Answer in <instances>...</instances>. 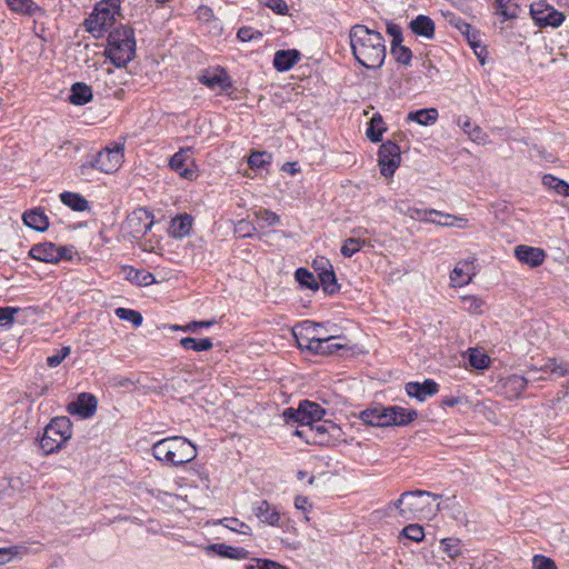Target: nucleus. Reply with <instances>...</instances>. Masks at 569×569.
Instances as JSON below:
<instances>
[{"instance_id": "obj_1", "label": "nucleus", "mask_w": 569, "mask_h": 569, "mask_svg": "<svg viewBox=\"0 0 569 569\" xmlns=\"http://www.w3.org/2000/svg\"><path fill=\"white\" fill-rule=\"evenodd\" d=\"M355 59L367 69H380L387 56L385 39L380 32L363 24H356L349 32Z\"/></svg>"}, {"instance_id": "obj_2", "label": "nucleus", "mask_w": 569, "mask_h": 569, "mask_svg": "<svg viewBox=\"0 0 569 569\" xmlns=\"http://www.w3.org/2000/svg\"><path fill=\"white\" fill-rule=\"evenodd\" d=\"M153 457L167 465L181 466L197 457L196 446L184 437H169L152 446Z\"/></svg>"}, {"instance_id": "obj_3", "label": "nucleus", "mask_w": 569, "mask_h": 569, "mask_svg": "<svg viewBox=\"0 0 569 569\" xmlns=\"http://www.w3.org/2000/svg\"><path fill=\"white\" fill-rule=\"evenodd\" d=\"M106 52L114 66H127L134 58L136 53V40L132 29L122 27L110 32Z\"/></svg>"}, {"instance_id": "obj_4", "label": "nucleus", "mask_w": 569, "mask_h": 569, "mask_svg": "<svg viewBox=\"0 0 569 569\" xmlns=\"http://www.w3.org/2000/svg\"><path fill=\"white\" fill-rule=\"evenodd\" d=\"M72 437V423L68 417H56L44 428L40 448L44 455L60 450Z\"/></svg>"}, {"instance_id": "obj_5", "label": "nucleus", "mask_w": 569, "mask_h": 569, "mask_svg": "<svg viewBox=\"0 0 569 569\" xmlns=\"http://www.w3.org/2000/svg\"><path fill=\"white\" fill-rule=\"evenodd\" d=\"M295 435L305 439L309 445L329 446L340 442L343 432L333 421L322 419L307 428L297 429Z\"/></svg>"}, {"instance_id": "obj_6", "label": "nucleus", "mask_w": 569, "mask_h": 569, "mask_svg": "<svg viewBox=\"0 0 569 569\" xmlns=\"http://www.w3.org/2000/svg\"><path fill=\"white\" fill-rule=\"evenodd\" d=\"M123 161V144L114 143L112 148L106 147L90 160L79 167L80 176H88L91 169L104 173L116 172Z\"/></svg>"}, {"instance_id": "obj_7", "label": "nucleus", "mask_w": 569, "mask_h": 569, "mask_svg": "<svg viewBox=\"0 0 569 569\" xmlns=\"http://www.w3.org/2000/svg\"><path fill=\"white\" fill-rule=\"evenodd\" d=\"M119 14L118 0H102L94 7L93 12L86 19L87 31L99 38L113 26L116 16Z\"/></svg>"}, {"instance_id": "obj_8", "label": "nucleus", "mask_w": 569, "mask_h": 569, "mask_svg": "<svg viewBox=\"0 0 569 569\" xmlns=\"http://www.w3.org/2000/svg\"><path fill=\"white\" fill-rule=\"evenodd\" d=\"M422 497H431L437 500L440 496L426 490L405 491L398 500L389 503L388 507L395 508L406 520H412L426 507Z\"/></svg>"}, {"instance_id": "obj_9", "label": "nucleus", "mask_w": 569, "mask_h": 569, "mask_svg": "<svg viewBox=\"0 0 569 569\" xmlns=\"http://www.w3.org/2000/svg\"><path fill=\"white\" fill-rule=\"evenodd\" d=\"M326 415V410L318 403L303 400L297 409L288 408L283 412L287 421H293L302 428H307L312 423L319 422Z\"/></svg>"}, {"instance_id": "obj_10", "label": "nucleus", "mask_w": 569, "mask_h": 569, "mask_svg": "<svg viewBox=\"0 0 569 569\" xmlns=\"http://www.w3.org/2000/svg\"><path fill=\"white\" fill-rule=\"evenodd\" d=\"M530 14L535 23L540 28H558L562 24V22L566 19L565 14L561 11L557 10L555 7H552L545 0L531 3Z\"/></svg>"}, {"instance_id": "obj_11", "label": "nucleus", "mask_w": 569, "mask_h": 569, "mask_svg": "<svg viewBox=\"0 0 569 569\" xmlns=\"http://www.w3.org/2000/svg\"><path fill=\"white\" fill-rule=\"evenodd\" d=\"M322 326L320 323H316L312 321H305L301 325L296 326L292 329V335L295 336L300 348L317 349L321 348V338L323 337L321 333Z\"/></svg>"}, {"instance_id": "obj_12", "label": "nucleus", "mask_w": 569, "mask_h": 569, "mask_svg": "<svg viewBox=\"0 0 569 569\" xmlns=\"http://www.w3.org/2000/svg\"><path fill=\"white\" fill-rule=\"evenodd\" d=\"M153 224V214L144 208H138L132 211L126 220V229L134 239H140Z\"/></svg>"}, {"instance_id": "obj_13", "label": "nucleus", "mask_w": 569, "mask_h": 569, "mask_svg": "<svg viewBox=\"0 0 569 569\" xmlns=\"http://www.w3.org/2000/svg\"><path fill=\"white\" fill-rule=\"evenodd\" d=\"M378 157L381 174L386 178L392 177L401 161L399 146L391 141L382 143Z\"/></svg>"}, {"instance_id": "obj_14", "label": "nucleus", "mask_w": 569, "mask_h": 569, "mask_svg": "<svg viewBox=\"0 0 569 569\" xmlns=\"http://www.w3.org/2000/svg\"><path fill=\"white\" fill-rule=\"evenodd\" d=\"M70 251L66 247H57L52 242H44L32 246L29 256L39 261L57 263L61 259L67 258V252Z\"/></svg>"}, {"instance_id": "obj_15", "label": "nucleus", "mask_w": 569, "mask_h": 569, "mask_svg": "<svg viewBox=\"0 0 569 569\" xmlns=\"http://www.w3.org/2000/svg\"><path fill=\"white\" fill-rule=\"evenodd\" d=\"M199 81L211 90L227 91L232 87L228 73L222 68L207 69L199 76Z\"/></svg>"}, {"instance_id": "obj_16", "label": "nucleus", "mask_w": 569, "mask_h": 569, "mask_svg": "<svg viewBox=\"0 0 569 569\" xmlns=\"http://www.w3.org/2000/svg\"><path fill=\"white\" fill-rule=\"evenodd\" d=\"M190 151V148L180 149L170 158L169 166L180 177L192 180L196 177V171L192 169L193 160L189 154Z\"/></svg>"}, {"instance_id": "obj_17", "label": "nucleus", "mask_w": 569, "mask_h": 569, "mask_svg": "<svg viewBox=\"0 0 569 569\" xmlns=\"http://www.w3.org/2000/svg\"><path fill=\"white\" fill-rule=\"evenodd\" d=\"M97 405L98 401L93 395L82 392L76 401L68 405V412L81 418H90L94 415Z\"/></svg>"}, {"instance_id": "obj_18", "label": "nucleus", "mask_w": 569, "mask_h": 569, "mask_svg": "<svg viewBox=\"0 0 569 569\" xmlns=\"http://www.w3.org/2000/svg\"><path fill=\"white\" fill-rule=\"evenodd\" d=\"M515 256L520 262L531 268L542 264L546 258V253L542 249L525 244H520L515 248Z\"/></svg>"}, {"instance_id": "obj_19", "label": "nucleus", "mask_w": 569, "mask_h": 569, "mask_svg": "<svg viewBox=\"0 0 569 569\" xmlns=\"http://www.w3.org/2000/svg\"><path fill=\"white\" fill-rule=\"evenodd\" d=\"M475 266L472 261H459L450 273V281L453 287H461L471 282L475 276Z\"/></svg>"}, {"instance_id": "obj_20", "label": "nucleus", "mask_w": 569, "mask_h": 569, "mask_svg": "<svg viewBox=\"0 0 569 569\" xmlns=\"http://www.w3.org/2000/svg\"><path fill=\"white\" fill-rule=\"evenodd\" d=\"M406 392L409 397L417 398L419 401H425L427 397L433 396L438 392V385L431 379L420 382H408L406 385Z\"/></svg>"}, {"instance_id": "obj_21", "label": "nucleus", "mask_w": 569, "mask_h": 569, "mask_svg": "<svg viewBox=\"0 0 569 569\" xmlns=\"http://www.w3.org/2000/svg\"><path fill=\"white\" fill-rule=\"evenodd\" d=\"M387 426H406L417 418L416 410H408L402 407H387Z\"/></svg>"}, {"instance_id": "obj_22", "label": "nucleus", "mask_w": 569, "mask_h": 569, "mask_svg": "<svg viewBox=\"0 0 569 569\" xmlns=\"http://www.w3.org/2000/svg\"><path fill=\"white\" fill-rule=\"evenodd\" d=\"M256 517L263 523L270 526H278L280 513L274 506H271L267 500H261L253 508Z\"/></svg>"}, {"instance_id": "obj_23", "label": "nucleus", "mask_w": 569, "mask_h": 569, "mask_svg": "<svg viewBox=\"0 0 569 569\" xmlns=\"http://www.w3.org/2000/svg\"><path fill=\"white\" fill-rule=\"evenodd\" d=\"M300 52L298 50H278L274 53L273 66L278 71L290 70L299 60Z\"/></svg>"}, {"instance_id": "obj_24", "label": "nucleus", "mask_w": 569, "mask_h": 569, "mask_svg": "<svg viewBox=\"0 0 569 569\" xmlns=\"http://www.w3.org/2000/svg\"><path fill=\"white\" fill-rule=\"evenodd\" d=\"M387 408L375 407L360 412V419L365 425L372 427H387Z\"/></svg>"}, {"instance_id": "obj_25", "label": "nucleus", "mask_w": 569, "mask_h": 569, "mask_svg": "<svg viewBox=\"0 0 569 569\" xmlns=\"http://www.w3.org/2000/svg\"><path fill=\"white\" fill-rule=\"evenodd\" d=\"M409 27L417 36L425 37L427 39H431L435 36V22L428 16H418L410 21Z\"/></svg>"}, {"instance_id": "obj_26", "label": "nucleus", "mask_w": 569, "mask_h": 569, "mask_svg": "<svg viewBox=\"0 0 569 569\" xmlns=\"http://www.w3.org/2000/svg\"><path fill=\"white\" fill-rule=\"evenodd\" d=\"M22 220L26 226L36 231H44L49 227L48 217L43 210L39 208L26 211L22 216Z\"/></svg>"}, {"instance_id": "obj_27", "label": "nucleus", "mask_w": 569, "mask_h": 569, "mask_svg": "<svg viewBox=\"0 0 569 569\" xmlns=\"http://www.w3.org/2000/svg\"><path fill=\"white\" fill-rule=\"evenodd\" d=\"M192 227V217L190 214H180L171 220L169 231L174 238H183L190 233Z\"/></svg>"}, {"instance_id": "obj_28", "label": "nucleus", "mask_w": 569, "mask_h": 569, "mask_svg": "<svg viewBox=\"0 0 569 569\" xmlns=\"http://www.w3.org/2000/svg\"><path fill=\"white\" fill-rule=\"evenodd\" d=\"M92 100V90L83 82H76L71 87L69 101L76 106H83Z\"/></svg>"}, {"instance_id": "obj_29", "label": "nucleus", "mask_w": 569, "mask_h": 569, "mask_svg": "<svg viewBox=\"0 0 569 569\" xmlns=\"http://www.w3.org/2000/svg\"><path fill=\"white\" fill-rule=\"evenodd\" d=\"M543 372H549L556 378L569 375V362L563 359L548 358L543 366L540 367Z\"/></svg>"}, {"instance_id": "obj_30", "label": "nucleus", "mask_w": 569, "mask_h": 569, "mask_svg": "<svg viewBox=\"0 0 569 569\" xmlns=\"http://www.w3.org/2000/svg\"><path fill=\"white\" fill-rule=\"evenodd\" d=\"M123 273L127 280L138 286H149L156 282L154 276L144 270H138L132 267H124Z\"/></svg>"}, {"instance_id": "obj_31", "label": "nucleus", "mask_w": 569, "mask_h": 569, "mask_svg": "<svg viewBox=\"0 0 569 569\" xmlns=\"http://www.w3.org/2000/svg\"><path fill=\"white\" fill-rule=\"evenodd\" d=\"M528 383L529 379H526V377L511 375L505 379L503 388L510 397H519Z\"/></svg>"}, {"instance_id": "obj_32", "label": "nucleus", "mask_w": 569, "mask_h": 569, "mask_svg": "<svg viewBox=\"0 0 569 569\" xmlns=\"http://www.w3.org/2000/svg\"><path fill=\"white\" fill-rule=\"evenodd\" d=\"M458 124L472 141L478 143L486 141L487 136L483 130L479 126L472 123L468 117H465L463 119L460 118L458 120Z\"/></svg>"}, {"instance_id": "obj_33", "label": "nucleus", "mask_w": 569, "mask_h": 569, "mask_svg": "<svg viewBox=\"0 0 569 569\" xmlns=\"http://www.w3.org/2000/svg\"><path fill=\"white\" fill-rule=\"evenodd\" d=\"M8 7L20 14L34 16L41 8L32 0H6Z\"/></svg>"}, {"instance_id": "obj_34", "label": "nucleus", "mask_w": 569, "mask_h": 569, "mask_svg": "<svg viewBox=\"0 0 569 569\" xmlns=\"http://www.w3.org/2000/svg\"><path fill=\"white\" fill-rule=\"evenodd\" d=\"M437 118H438V111L435 108L411 111L408 113V117H407V119L409 121H415L422 126L432 124L433 122H436Z\"/></svg>"}, {"instance_id": "obj_35", "label": "nucleus", "mask_w": 569, "mask_h": 569, "mask_svg": "<svg viewBox=\"0 0 569 569\" xmlns=\"http://www.w3.org/2000/svg\"><path fill=\"white\" fill-rule=\"evenodd\" d=\"M209 550L217 552L219 556L230 559H243L248 551L242 548H233L224 543H214L208 547Z\"/></svg>"}, {"instance_id": "obj_36", "label": "nucleus", "mask_w": 569, "mask_h": 569, "mask_svg": "<svg viewBox=\"0 0 569 569\" xmlns=\"http://www.w3.org/2000/svg\"><path fill=\"white\" fill-rule=\"evenodd\" d=\"M385 131L386 126L382 117L379 113L373 114V117L369 121V127L366 132L368 139L372 142H379Z\"/></svg>"}, {"instance_id": "obj_37", "label": "nucleus", "mask_w": 569, "mask_h": 569, "mask_svg": "<svg viewBox=\"0 0 569 569\" xmlns=\"http://www.w3.org/2000/svg\"><path fill=\"white\" fill-rule=\"evenodd\" d=\"M60 200L74 211H84L88 209V201L81 194L74 192H62Z\"/></svg>"}, {"instance_id": "obj_38", "label": "nucleus", "mask_w": 569, "mask_h": 569, "mask_svg": "<svg viewBox=\"0 0 569 569\" xmlns=\"http://www.w3.org/2000/svg\"><path fill=\"white\" fill-rule=\"evenodd\" d=\"M429 214H437L442 218L441 220H439V221L435 220V222H433V223H438L439 226L458 227L461 229L467 228V226H468V220L462 217H456V216H452L449 213H442L435 209H430Z\"/></svg>"}, {"instance_id": "obj_39", "label": "nucleus", "mask_w": 569, "mask_h": 569, "mask_svg": "<svg viewBox=\"0 0 569 569\" xmlns=\"http://www.w3.org/2000/svg\"><path fill=\"white\" fill-rule=\"evenodd\" d=\"M253 223L258 226L259 228H266L270 226H274L279 222L280 217L268 210V209H260L253 213Z\"/></svg>"}, {"instance_id": "obj_40", "label": "nucleus", "mask_w": 569, "mask_h": 569, "mask_svg": "<svg viewBox=\"0 0 569 569\" xmlns=\"http://www.w3.org/2000/svg\"><path fill=\"white\" fill-rule=\"evenodd\" d=\"M319 281L322 286L325 292L332 295L338 291L339 286L337 283V278L332 269H323L319 273Z\"/></svg>"}, {"instance_id": "obj_41", "label": "nucleus", "mask_w": 569, "mask_h": 569, "mask_svg": "<svg viewBox=\"0 0 569 569\" xmlns=\"http://www.w3.org/2000/svg\"><path fill=\"white\" fill-rule=\"evenodd\" d=\"M442 551L451 560H456L461 556V541L458 538H445L440 540Z\"/></svg>"}, {"instance_id": "obj_42", "label": "nucleus", "mask_w": 569, "mask_h": 569, "mask_svg": "<svg viewBox=\"0 0 569 569\" xmlns=\"http://www.w3.org/2000/svg\"><path fill=\"white\" fill-rule=\"evenodd\" d=\"M542 183L548 189L555 190L558 194L569 197V183L566 181L558 179L551 174H546L542 178Z\"/></svg>"}, {"instance_id": "obj_43", "label": "nucleus", "mask_w": 569, "mask_h": 569, "mask_svg": "<svg viewBox=\"0 0 569 569\" xmlns=\"http://www.w3.org/2000/svg\"><path fill=\"white\" fill-rule=\"evenodd\" d=\"M180 345L184 349H190V350H194V351H207V350H210L213 346L210 338L196 340L194 338H191V337L182 338L180 340Z\"/></svg>"}, {"instance_id": "obj_44", "label": "nucleus", "mask_w": 569, "mask_h": 569, "mask_svg": "<svg viewBox=\"0 0 569 569\" xmlns=\"http://www.w3.org/2000/svg\"><path fill=\"white\" fill-rule=\"evenodd\" d=\"M498 13L507 19H513L518 16L519 7L517 0H496Z\"/></svg>"}, {"instance_id": "obj_45", "label": "nucleus", "mask_w": 569, "mask_h": 569, "mask_svg": "<svg viewBox=\"0 0 569 569\" xmlns=\"http://www.w3.org/2000/svg\"><path fill=\"white\" fill-rule=\"evenodd\" d=\"M296 279L302 287L308 289L317 290L319 288L316 277L305 268L297 269Z\"/></svg>"}, {"instance_id": "obj_46", "label": "nucleus", "mask_w": 569, "mask_h": 569, "mask_svg": "<svg viewBox=\"0 0 569 569\" xmlns=\"http://www.w3.org/2000/svg\"><path fill=\"white\" fill-rule=\"evenodd\" d=\"M463 309L473 315H481L483 312V301L476 296L461 297Z\"/></svg>"}, {"instance_id": "obj_47", "label": "nucleus", "mask_w": 569, "mask_h": 569, "mask_svg": "<svg viewBox=\"0 0 569 569\" xmlns=\"http://www.w3.org/2000/svg\"><path fill=\"white\" fill-rule=\"evenodd\" d=\"M335 339H336L335 336H327V337L323 336L321 338V343H320L321 348L310 349L309 351H311L313 353H318V355H331L336 350L342 348V345L333 342Z\"/></svg>"}, {"instance_id": "obj_48", "label": "nucleus", "mask_w": 569, "mask_h": 569, "mask_svg": "<svg viewBox=\"0 0 569 569\" xmlns=\"http://www.w3.org/2000/svg\"><path fill=\"white\" fill-rule=\"evenodd\" d=\"M220 523L238 533L249 536L252 532L251 528L247 523L240 521L237 518H223L220 520Z\"/></svg>"}, {"instance_id": "obj_49", "label": "nucleus", "mask_w": 569, "mask_h": 569, "mask_svg": "<svg viewBox=\"0 0 569 569\" xmlns=\"http://www.w3.org/2000/svg\"><path fill=\"white\" fill-rule=\"evenodd\" d=\"M271 154L264 151H253L248 158V164L251 169H259L270 163Z\"/></svg>"}, {"instance_id": "obj_50", "label": "nucleus", "mask_w": 569, "mask_h": 569, "mask_svg": "<svg viewBox=\"0 0 569 569\" xmlns=\"http://www.w3.org/2000/svg\"><path fill=\"white\" fill-rule=\"evenodd\" d=\"M116 315L122 320L130 321L134 327H139L142 323L141 313L133 309L117 308Z\"/></svg>"}, {"instance_id": "obj_51", "label": "nucleus", "mask_w": 569, "mask_h": 569, "mask_svg": "<svg viewBox=\"0 0 569 569\" xmlns=\"http://www.w3.org/2000/svg\"><path fill=\"white\" fill-rule=\"evenodd\" d=\"M391 54L397 60V62L406 66L410 63L412 58L411 50L401 43L391 46Z\"/></svg>"}, {"instance_id": "obj_52", "label": "nucleus", "mask_w": 569, "mask_h": 569, "mask_svg": "<svg viewBox=\"0 0 569 569\" xmlns=\"http://www.w3.org/2000/svg\"><path fill=\"white\" fill-rule=\"evenodd\" d=\"M469 363L475 369L482 370L489 367L490 358L483 352L471 350L469 355Z\"/></svg>"}, {"instance_id": "obj_53", "label": "nucleus", "mask_w": 569, "mask_h": 569, "mask_svg": "<svg viewBox=\"0 0 569 569\" xmlns=\"http://www.w3.org/2000/svg\"><path fill=\"white\" fill-rule=\"evenodd\" d=\"M401 535L403 537H406L407 539H410L416 542H420L425 538L423 528L417 523H411V525L406 526L402 529Z\"/></svg>"}, {"instance_id": "obj_54", "label": "nucleus", "mask_w": 569, "mask_h": 569, "mask_svg": "<svg viewBox=\"0 0 569 569\" xmlns=\"http://www.w3.org/2000/svg\"><path fill=\"white\" fill-rule=\"evenodd\" d=\"M363 243L365 240L358 238H348L347 240H345L341 247V253L345 257H351L361 249Z\"/></svg>"}, {"instance_id": "obj_55", "label": "nucleus", "mask_w": 569, "mask_h": 569, "mask_svg": "<svg viewBox=\"0 0 569 569\" xmlns=\"http://www.w3.org/2000/svg\"><path fill=\"white\" fill-rule=\"evenodd\" d=\"M532 569H557V566L552 559L542 555H536L532 558Z\"/></svg>"}, {"instance_id": "obj_56", "label": "nucleus", "mask_w": 569, "mask_h": 569, "mask_svg": "<svg viewBox=\"0 0 569 569\" xmlns=\"http://www.w3.org/2000/svg\"><path fill=\"white\" fill-rule=\"evenodd\" d=\"M70 347H62L54 355L47 358L48 366L52 368L59 366L70 355Z\"/></svg>"}, {"instance_id": "obj_57", "label": "nucleus", "mask_w": 569, "mask_h": 569, "mask_svg": "<svg viewBox=\"0 0 569 569\" xmlns=\"http://www.w3.org/2000/svg\"><path fill=\"white\" fill-rule=\"evenodd\" d=\"M260 3L270 8L278 14H286L288 11V6L284 0H260Z\"/></svg>"}, {"instance_id": "obj_58", "label": "nucleus", "mask_w": 569, "mask_h": 569, "mask_svg": "<svg viewBox=\"0 0 569 569\" xmlns=\"http://www.w3.org/2000/svg\"><path fill=\"white\" fill-rule=\"evenodd\" d=\"M19 308L4 307L0 308V325L11 323L14 319V315L19 312Z\"/></svg>"}, {"instance_id": "obj_59", "label": "nucleus", "mask_w": 569, "mask_h": 569, "mask_svg": "<svg viewBox=\"0 0 569 569\" xmlns=\"http://www.w3.org/2000/svg\"><path fill=\"white\" fill-rule=\"evenodd\" d=\"M387 32L392 37L391 46L402 43L401 28L395 23L387 26Z\"/></svg>"}, {"instance_id": "obj_60", "label": "nucleus", "mask_w": 569, "mask_h": 569, "mask_svg": "<svg viewBox=\"0 0 569 569\" xmlns=\"http://www.w3.org/2000/svg\"><path fill=\"white\" fill-rule=\"evenodd\" d=\"M426 214H429V210L408 207L407 216L411 219H420L428 222H435L433 219L426 218Z\"/></svg>"}, {"instance_id": "obj_61", "label": "nucleus", "mask_w": 569, "mask_h": 569, "mask_svg": "<svg viewBox=\"0 0 569 569\" xmlns=\"http://www.w3.org/2000/svg\"><path fill=\"white\" fill-rule=\"evenodd\" d=\"M214 321H192L183 327V331H196L198 328H209Z\"/></svg>"}, {"instance_id": "obj_62", "label": "nucleus", "mask_w": 569, "mask_h": 569, "mask_svg": "<svg viewBox=\"0 0 569 569\" xmlns=\"http://www.w3.org/2000/svg\"><path fill=\"white\" fill-rule=\"evenodd\" d=\"M538 372H540V368H537L536 366L530 367L527 372L528 377H526V379H529V382L546 380L543 376H538ZM541 372L543 371L541 370Z\"/></svg>"}, {"instance_id": "obj_63", "label": "nucleus", "mask_w": 569, "mask_h": 569, "mask_svg": "<svg viewBox=\"0 0 569 569\" xmlns=\"http://www.w3.org/2000/svg\"><path fill=\"white\" fill-rule=\"evenodd\" d=\"M14 555L12 548H0V565L9 562Z\"/></svg>"}, {"instance_id": "obj_64", "label": "nucleus", "mask_w": 569, "mask_h": 569, "mask_svg": "<svg viewBox=\"0 0 569 569\" xmlns=\"http://www.w3.org/2000/svg\"><path fill=\"white\" fill-rule=\"evenodd\" d=\"M295 507L297 509L306 511L310 507L309 499L305 496H297L295 498Z\"/></svg>"}]
</instances>
